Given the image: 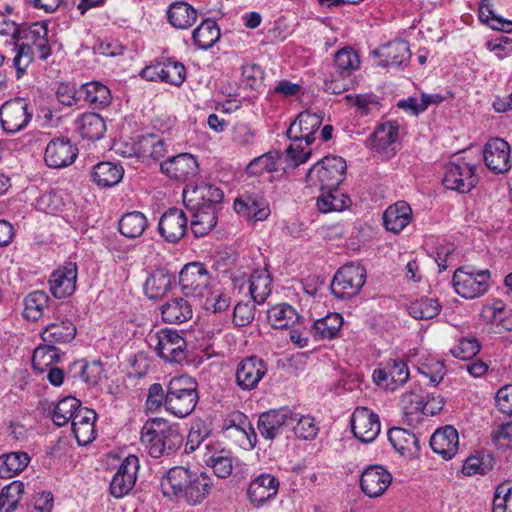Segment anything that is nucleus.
Returning a JSON list of instances; mask_svg holds the SVG:
<instances>
[{"label": "nucleus", "mask_w": 512, "mask_h": 512, "mask_svg": "<svg viewBox=\"0 0 512 512\" xmlns=\"http://www.w3.org/2000/svg\"><path fill=\"white\" fill-rule=\"evenodd\" d=\"M189 477V469L176 466L169 469L161 478L160 487L163 495L171 499H180L183 492V484Z\"/></svg>", "instance_id": "nucleus-31"}, {"label": "nucleus", "mask_w": 512, "mask_h": 512, "mask_svg": "<svg viewBox=\"0 0 512 512\" xmlns=\"http://www.w3.org/2000/svg\"><path fill=\"white\" fill-rule=\"evenodd\" d=\"M491 273L489 270H476L465 266L458 268L453 275V287L458 295L466 299L482 296L490 287Z\"/></svg>", "instance_id": "nucleus-5"}, {"label": "nucleus", "mask_w": 512, "mask_h": 512, "mask_svg": "<svg viewBox=\"0 0 512 512\" xmlns=\"http://www.w3.org/2000/svg\"><path fill=\"white\" fill-rule=\"evenodd\" d=\"M459 437L457 430L452 426H445L436 430L430 437L432 450L449 460L458 451Z\"/></svg>", "instance_id": "nucleus-26"}, {"label": "nucleus", "mask_w": 512, "mask_h": 512, "mask_svg": "<svg viewBox=\"0 0 512 512\" xmlns=\"http://www.w3.org/2000/svg\"><path fill=\"white\" fill-rule=\"evenodd\" d=\"M334 64L340 76H348L351 71L359 68L360 59L358 54L351 47H344L336 52Z\"/></svg>", "instance_id": "nucleus-54"}, {"label": "nucleus", "mask_w": 512, "mask_h": 512, "mask_svg": "<svg viewBox=\"0 0 512 512\" xmlns=\"http://www.w3.org/2000/svg\"><path fill=\"white\" fill-rule=\"evenodd\" d=\"M29 461L28 454L21 451L0 456V478H10L22 472Z\"/></svg>", "instance_id": "nucleus-45"}, {"label": "nucleus", "mask_w": 512, "mask_h": 512, "mask_svg": "<svg viewBox=\"0 0 512 512\" xmlns=\"http://www.w3.org/2000/svg\"><path fill=\"white\" fill-rule=\"evenodd\" d=\"M167 19L177 29H188L195 23L197 11L187 2H174L167 10Z\"/></svg>", "instance_id": "nucleus-35"}, {"label": "nucleus", "mask_w": 512, "mask_h": 512, "mask_svg": "<svg viewBox=\"0 0 512 512\" xmlns=\"http://www.w3.org/2000/svg\"><path fill=\"white\" fill-rule=\"evenodd\" d=\"M28 102L20 97L4 102L0 107V123L7 134L23 130L32 119Z\"/></svg>", "instance_id": "nucleus-8"}, {"label": "nucleus", "mask_w": 512, "mask_h": 512, "mask_svg": "<svg viewBox=\"0 0 512 512\" xmlns=\"http://www.w3.org/2000/svg\"><path fill=\"white\" fill-rule=\"evenodd\" d=\"M392 476L381 465H370L363 470L360 477V488L370 498L381 496L390 486Z\"/></svg>", "instance_id": "nucleus-19"}, {"label": "nucleus", "mask_w": 512, "mask_h": 512, "mask_svg": "<svg viewBox=\"0 0 512 512\" xmlns=\"http://www.w3.org/2000/svg\"><path fill=\"white\" fill-rule=\"evenodd\" d=\"M75 335L76 326L70 320H61L47 325L41 333V338L44 342L55 346L71 342Z\"/></svg>", "instance_id": "nucleus-33"}, {"label": "nucleus", "mask_w": 512, "mask_h": 512, "mask_svg": "<svg viewBox=\"0 0 512 512\" xmlns=\"http://www.w3.org/2000/svg\"><path fill=\"white\" fill-rule=\"evenodd\" d=\"M380 420L376 413L367 407H358L351 417V429L354 436L363 443H370L380 432Z\"/></svg>", "instance_id": "nucleus-15"}, {"label": "nucleus", "mask_w": 512, "mask_h": 512, "mask_svg": "<svg viewBox=\"0 0 512 512\" xmlns=\"http://www.w3.org/2000/svg\"><path fill=\"white\" fill-rule=\"evenodd\" d=\"M24 493V484L13 481L2 488L0 494V512H14Z\"/></svg>", "instance_id": "nucleus-51"}, {"label": "nucleus", "mask_w": 512, "mask_h": 512, "mask_svg": "<svg viewBox=\"0 0 512 512\" xmlns=\"http://www.w3.org/2000/svg\"><path fill=\"white\" fill-rule=\"evenodd\" d=\"M59 358L56 347L46 343V345L39 346L34 350L32 365L35 370L43 372L45 368L58 362Z\"/></svg>", "instance_id": "nucleus-57"}, {"label": "nucleus", "mask_w": 512, "mask_h": 512, "mask_svg": "<svg viewBox=\"0 0 512 512\" xmlns=\"http://www.w3.org/2000/svg\"><path fill=\"white\" fill-rule=\"evenodd\" d=\"M48 28L44 22H36L29 27L20 26L16 40H25L24 44L33 45L47 38Z\"/></svg>", "instance_id": "nucleus-61"}, {"label": "nucleus", "mask_w": 512, "mask_h": 512, "mask_svg": "<svg viewBox=\"0 0 512 512\" xmlns=\"http://www.w3.org/2000/svg\"><path fill=\"white\" fill-rule=\"evenodd\" d=\"M323 119L321 111L305 110L290 124L286 134L294 143L286 149V156L295 166L307 162L311 157L312 151L308 146L315 141L314 135L320 128Z\"/></svg>", "instance_id": "nucleus-1"}, {"label": "nucleus", "mask_w": 512, "mask_h": 512, "mask_svg": "<svg viewBox=\"0 0 512 512\" xmlns=\"http://www.w3.org/2000/svg\"><path fill=\"white\" fill-rule=\"evenodd\" d=\"M399 126L396 122H386L377 126L371 135L372 146L378 151H385L398 138Z\"/></svg>", "instance_id": "nucleus-47"}, {"label": "nucleus", "mask_w": 512, "mask_h": 512, "mask_svg": "<svg viewBox=\"0 0 512 512\" xmlns=\"http://www.w3.org/2000/svg\"><path fill=\"white\" fill-rule=\"evenodd\" d=\"M160 167L164 174L177 181H185L198 173L197 160L189 153L173 156L162 162Z\"/></svg>", "instance_id": "nucleus-22"}, {"label": "nucleus", "mask_w": 512, "mask_h": 512, "mask_svg": "<svg viewBox=\"0 0 512 512\" xmlns=\"http://www.w3.org/2000/svg\"><path fill=\"white\" fill-rule=\"evenodd\" d=\"M84 100L95 109H102L111 102V93L107 86L100 82L86 83L81 87Z\"/></svg>", "instance_id": "nucleus-41"}, {"label": "nucleus", "mask_w": 512, "mask_h": 512, "mask_svg": "<svg viewBox=\"0 0 512 512\" xmlns=\"http://www.w3.org/2000/svg\"><path fill=\"white\" fill-rule=\"evenodd\" d=\"M210 434V426L205 421L197 420L193 422L188 433L185 452L191 453L195 451Z\"/></svg>", "instance_id": "nucleus-59"}, {"label": "nucleus", "mask_w": 512, "mask_h": 512, "mask_svg": "<svg viewBox=\"0 0 512 512\" xmlns=\"http://www.w3.org/2000/svg\"><path fill=\"white\" fill-rule=\"evenodd\" d=\"M291 422V430L294 431L297 438L312 440L317 436L319 428L312 417L301 416L293 412V420Z\"/></svg>", "instance_id": "nucleus-55"}, {"label": "nucleus", "mask_w": 512, "mask_h": 512, "mask_svg": "<svg viewBox=\"0 0 512 512\" xmlns=\"http://www.w3.org/2000/svg\"><path fill=\"white\" fill-rule=\"evenodd\" d=\"M293 411L287 407L272 409L260 414L257 428L266 440H273L291 430Z\"/></svg>", "instance_id": "nucleus-10"}, {"label": "nucleus", "mask_w": 512, "mask_h": 512, "mask_svg": "<svg viewBox=\"0 0 512 512\" xmlns=\"http://www.w3.org/2000/svg\"><path fill=\"white\" fill-rule=\"evenodd\" d=\"M96 413L87 407L78 409L71 421L72 433L80 446H85L95 439Z\"/></svg>", "instance_id": "nucleus-25"}, {"label": "nucleus", "mask_w": 512, "mask_h": 512, "mask_svg": "<svg viewBox=\"0 0 512 512\" xmlns=\"http://www.w3.org/2000/svg\"><path fill=\"white\" fill-rule=\"evenodd\" d=\"M204 461L219 478H227L232 473L233 460L231 452L228 450H215L211 454H206Z\"/></svg>", "instance_id": "nucleus-48"}, {"label": "nucleus", "mask_w": 512, "mask_h": 512, "mask_svg": "<svg viewBox=\"0 0 512 512\" xmlns=\"http://www.w3.org/2000/svg\"><path fill=\"white\" fill-rule=\"evenodd\" d=\"M192 212L190 228L196 237L207 235L217 223V209H189Z\"/></svg>", "instance_id": "nucleus-37"}, {"label": "nucleus", "mask_w": 512, "mask_h": 512, "mask_svg": "<svg viewBox=\"0 0 512 512\" xmlns=\"http://www.w3.org/2000/svg\"><path fill=\"white\" fill-rule=\"evenodd\" d=\"M443 185L459 193H469L478 183L475 167L467 163H449L445 166Z\"/></svg>", "instance_id": "nucleus-12"}, {"label": "nucleus", "mask_w": 512, "mask_h": 512, "mask_svg": "<svg viewBox=\"0 0 512 512\" xmlns=\"http://www.w3.org/2000/svg\"><path fill=\"white\" fill-rule=\"evenodd\" d=\"M210 489L211 482L205 474H199L189 469V477L186 483L183 484L180 499H184L189 504H197L206 498Z\"/></svg>", "instance_id": "nucleus-27"}, {"label": "nucleus", "mask_w": 512, "mask_h": 512, "mask_svg": "<svg viewBox=\"0 0 512 512\" xmlns=\"http://www.w3.org/2000/svg\"><path fill=\"white\" fill-rule=\"evenodd\" d=\"M146 216L139 211L126 213L119 221V232L127 238L140 237L147 227Z\"/></svg>", "instance_id": "nucleus-42"}, {"label": "nucleus", "mask_w": 512, "mask_h": 512, "mask_svg": "<svg viewBox=\"0 0 512 512\" xmlns=\"http://www.w3.org/2000/svg\"><path fill=\"white\" fill-rule=\"evenodd\" d=\"M139 469V460L135 455H129L120 464L110 482V493L115 498H122L134 487Z\"/></svg>", "instance_id": "nucleus-16"}, {"label": "nucleus", "mask_w": 512, "mask_h": 512, "mask_svg": "<svg viewBox=\"0 0 512 512\" xmlns=\"http://www.w3.org/2000/svg\"><path fill=\"white\" fill-rule=\"evenodd\" d=\"M487 168L495 173L507 172L511 167L510 145L502 138L489 140L483 150Z\"/></svg>", "instance_id": "nucleus-21"}, {"label": "nucleus", "mask_w": 512, "mask_h": 512, "mask_svg": "<svg viewBox=\"0 0 512 512\" xmlns=\"http://www.w3.org/2000/svg\"><path fill=\"white\" fill-rule=\"evenodd\" d=\"M367 278L366 269L349 263L338 269L333 277L330 288L332 294L339 299L356 296L364 286Z\"/></svg>", "instance_id": "nucleus-6"}, {"label": "nucleus", "mask_w": 512, "mask_h": 512, "mask_svg": "<svg viewBox=\"0 0 512 512\" xmlns=\"http://www.w3.org/2000/svg\"><path fill=\"white\" fill-rule=\"evenodd\" d=\"M267 373L264 360L256 355L240 361L236 369V383L242 390H253Z\"/></svg>", "instance_id": "nucleus-17"}, {"label": "nucleus", "mask_w": 512, "mask_h": 512, "mask_svg": "<svg viewBox=\"0 0 512 512\" xmlns=\"http://www.w3.org/2000/svg\"><path fill=\"white\" fill-rule=\"evenodd\" d=\"M441 306L436 299L422 297L413 301L409 307V314L419 320H428L437 316L440 312Z\"/></svg>", "instance_id": "nucleus-53"}, {"label": "nucleus", "mask_w": 512, "mask_h": 512, "mask_svg": "<svg viewBox=\"0 0 512 512\" xmlns=\"http://www.w3.org/2000/svg\"><path fill=\"white\" fill-rule=\"evenodd\" d=\"M276 157L273 153H265L254 158L246 167L247 174L251 176H259L264 172H272L276 170Z\"/></svg>", "instance_id": "nucleus-64"}, {"label": "nucleus", "mask_w": 512, "mask_h": 512, "mask_svg": "<svg viewBox=\"0 0 512 512\" xmlns=\"http://www.w3.org/2000/svg\"><path fill=\"white\" fill-rule=\"evenodd\" d=\"M388 439L393 448L401 455H414L420 451L418 437L404 428H391L388 432Z\"/></svg>", "instance_id": "nucleus-34"}, {"label": "nucleus", "mask_w": 512, "mask_h": 512, "mask_svg": "<svg viewBox=\"0 0 512 512\" xmlns=\"http://www.w3.org/2000/svg\"><path fill=\"white\" fill-rule=\"evenodd\" d=\"M159 136L154 134L140 135L132 143L128 151H123L128 157L136 156L137 158L146 159L150 153H153V146L158 143Z\"/></svg>", "instance_id": "nucleus-60"}, {"label": "nucleus", "mask_w": 512, "mask_h": 512, "mask_svg": "<svg viewBox=\"0 0 512 512\" xmlns=\"http://www.w3.org/2000/svg\"><path fill=\"white\" fill-rule=\"evenodd\" d=\"M16 55L13 59V65L16 69V77L20 79L26 72L34 59V50L29 44H18L15 42Z\"/></svg>", "instance_id": "nucleus-62"}, {"label": "nucleus", "mask_w": 512, "mask_h": 512, "mask_svg": "<svg viewBox=\"0 0 512 512\" xmlns=\"http://www.w3.org/2000/svg\"><path fill=\"white\" fill-rule=\"evenodd\" d=\"M346 161L339 156H326L315 163L307 172V187L322 191L336 189L344 179Z\"/></svg>", "instance_id": "nucleus-4"}, {"label": "nucleus", "mask_w": 512, "mask_h": 512, "mask_svg": "<svg viewBox=\"0 0 512 512\" xmlns=\"http://www.w3.org/2000/svg\"><path fill=\"white\" fill-rule=\"evenodd\" d=\"M272 279L267 270H255L249 278V292L254 303L262 304L270 295Z\"/></svg>", "instance_id": "nucleus-39"}, {"label": "nucleus", "mask_w": 512, "mask_h": 512, "mask_svg": "<svg viewBox=\"0 0 512 512\" xmlns=\"http://www.w3.org/2000/svg\"><path fill=\"white\" fill-rule=\"evenodd\" d=\"M386 364L391 381V390H395L398 386L403 385L409 378L407 364L400 359H389Z\"/></svg>", "instance_id": "nucleus-63"}, {"label": "nucleus", "mask_w": 512, "mask_h": 512, "mask_svg": "<svg viewBox=\"0 0 512 512\" xmlns=\"http://www.w3.org/2000/svg\"><path fill=\"white\" fill-rule=\"evenodd\" d=\"M510 310L501 300L494 301L491 305H486L481 311V317L484 322L495 325L497 333L512 331V318L509 316Z\"/></svg>", "instance_id": "nucleus-29"}, {"label": "nucleus", "mask_w": 512, "mask_h": 512, "mask_svg": "<svg viewBox=\"0 0 512 512\" xmlns=\"http://www.w3.org/2000/svg\"><path fill=\"white\" fill-rule=\"evenodd\" d=\"M162 319L166 323L181 324L192 318L191 304L184 298L175 297L161 308Z\"/></svg>", "instance_id": "nucleus-32"}, {"label": "nucleus", "mask_w": 512, "mask_h": 512, "mask_svg": "<svg viewBox=\"0 0 512 512\" xmlns=\"http://www.w3.org/2000/svg\"><path fill=\"white\" fill-rule=\"evenodd\" d=\"M183 440L179 427L168 424L163 418L146 421L141 430V442L154 458L173 454L182 446Z\"/></svg>", "instance_id": "nucleus-2"}, {"label": "nucleus", "mask_w": 512, "mask_h": 512, "mask_svg": "<svg viewBox=\"0 0 512 512\" xmlns=\"http://www.w3.org/2000/svg\"><path fill=\"white\" fill-rule=\"evenodd\" d=\"M479 19L493 30L505 33L512 32V21L504 19L495 14L492 0H482L479 7Z\"/></svg>", "instance_id": "nucleus-50"}, {"label": "nucleus", "mask_w": 512, "mask_h": 512, "mask_svg": "<svg viewBox=\"0 0 512 512\" xmlns=\"http://www.w3.org/2000/svg\"><path fill=\"white\" fill-rule=\"evenodd\" d=\"M373 54L378 57H383V59L378 62V66L384 68L390 66H407L411 58L409 44L404 40L394 41L387 45H383L378 50H374Z\"/></svg>", "instance_id": "nucleus-24"}, {"label": "nucleus", "mask_w": 512, "mask_h": 512, "mask_svg": "<svg viewBox=\"0 0 512 512\" xmlns=\"http://www.w3.org/2000/svg\"><path fill=\"white\" fill-rule=\"evenodd\" d=\"M224 197L223 191L210 183H200L183 191V200L188 209L215 208Z\"/></svg>", "instance_id": "nucleus-11"}, {"label": "nucleus", "mask_w": 512, "mask_h": 512, "mask_svg": "<svg viewBox=\"0 0 512 512\" xmlns=\"http://www.w3.org/2000/svg\"><path fill=\"white\" fill-rule=\"evenodd\" d=\"M234 210L254 221H263L269 214L270 209L266 199L259 193L243 191L234 201Z\"/></svg>", "instance_id": "nucleus-18"}, {"label": "nucleus", "mask_w": 512, "mask_h": 512, "mask_svg": "<svg viewBox=\"0 0 512 512\" xmlns=\"http://www.w3.org/2000/svg\"><path fill=\"white\" fill-rule=\"evenodd\" d=\"M156 354L167 363L181 364L187 359V342L172 329H161L150 337Z\"/></svg>", "instance_id": "nucleus-7"}, {"label": "nucleus", "mask_w": 512, "mask_h": 512, "mask_svg": "<svg viewBox=\"0 0 512 512\" xmlns=\"http://www.w3.org/2000/svg\"><path fill=\"white\" fill-rule=\"evenodd\" d=\"M221 33L217 23L211 19H205L193 31L192 37L199 49L211 48L220 38Z\"/></svg>", "instance_id": "nucleus-40"}, {"label": "nucleus", "mask_w": 512, "mask_h": 512, "mask_svg": "<svg viewBox=\"0 0 512 512\" xmlns=\"http://www.w3.org/2000/svg\"><path fill=\"white\" fill-rule=\"evenodd\" d=\"M160 72L162 74V81L174 86H180L186 79L184 65L171 59L162 62Z\"/></svg>", "instance_id": "nucleus-58"}, {"label": "nucleus", "mask_w": 512, "mask_h": 512, "mask_svg": "<svg viewBox=\"0 0 512 512\" xmlns=\"http://www.w3.org/2000/svg\"><path fill=\"white\" fill-rule=\"evenodd\" d=\"M77 265L69 262L63 268L54 271L49 279L50 291L61 299L71 296L76 290Z\"/></svg>", "instance_id": "nucleus-23"}, {"label": "nucleus", "mask_w": 512, "mask_h": 512, "mask_svg": "<svg viewBox=\"0 0 512 512\" xmlns=\"http://www.w3.org/2000/svg\"><path fill=\"white\" fill-rule=\"evenodd\" d=\"M124 176V168L117 163L101 162L93 167V181L101 187L117 185Z\"/></svg>", "instance_id": "nucleus-36"}, {"label": "nucleus", "mask_w": 512, "mask_h": 512, "mask_svg": "<svg viewBox=\"0 0 512 512\" xmlns=\"http://www.w3.org/2000/svg\"><path fill=\"white\" fill-rule=\"evenodd\" d=\"M78 148L66 137L54 138L46 146L44 160L50 168H64L73 164Z\"/></svg>", "instance_id": "nucleus-14"}, {"label": "nucleus", "mask_w": 512, "mask_h": 512, "mask_svg": "<svg viewBox=\"0 0 512 512\" xmlns=\"http://www.w3.org/2000/svg\"><path fill=\"white\" fill-rule=\"evenodd\" d=\"M320 192L321 194L317 198V207L323 213L341 211L351 202L350 198L340 193L338 188L325 189Z\"/></svg>", "instance_id": "nucleus-46"}, {"label": "nucleus", "mask_w": 512, "mask_h": 512, "mask_svg": "<svg viewBox=\"0 0 512 512\" xmlns=\"http://www.w3.org/2000/svg\"><path fill=\"white\" fill-rule=\"evenodd\" d=\"M80 408H82L81 402L75 397L68 396L61 399L53 408L52 420L54 424L63 426L72 421Z\"/></svg>", "instance_id": "nucleus-49"}, {"label": "nucleus", "mask_w": 512, "mask_h": 512, "mask_svg": "<svg viewBox=\"0 0 512 512\" xmlns=\"http://www.w3.org/2000/svg\"><path fill=\"white\" fill-rule=\"evenodd\" d=\"M278 478L270 473H262L248 485L247 498L254 508H261L267 502L275 499L279 491Z\"/></svg>", "instance_id": "nucleus-13"}, {"label": "nucleus", "mask_w": 512, "mask_h": 512, "mask_svg": "<svg viewBox=\"0 0 512 512\" xmlns=\"http://www.w3.org/2000/svg\"><path fill=\"white\" fill-rule=\"evenodd\" d=\"M49 297L44 291H33L24 300V316L28 320L36 321L43 315L48 307Z\"/></svg>", "instance_id": "nucleus-52"}, {"label": "nucleus", "mask_w": 512, "mask_h": 512, "mask_svg": "<svg viewBox=\"0 0 512 512\" xmlns=\"http://www.w3.org/2000/svg\"><path fill=\"white\" fill-rule=\"evenodd\" d=\"M73 368L79 369L78 376L89 385L98 384L104 373L102 363L98 360L92 362H85L84 360L75 361Z\"/></svg>", "instance_id": "nucleus-56"}, {"label": "nucleus", "mask_w": 512, "mask_h": 512, "mask_svg": "<svg viewBox=\"0 0 512 512\" xmlns=\"http://www.w3.org/2000/svg\"><path fill=\"white\" fill-rule=\"evenodd\" d=\"M209 282V272L198 262L186 264L179 273V285L186 297H203L208 290Z\"/></svg>", "instance_id": "nucleus-9"}, {"label": "nucleus", "mask_w": 512, "mask_h": 512, "mask_svg": "<svg viewBox=\"0 0 512 512\" xmlns=\"http://www.w3.org/2000/svg\"><path fill=\"white\" fill-rule=\"evenodd\" d=\"M187 216L184 211L178 208H170L160 217L158 232L170 243L181 240L187 231Z\"/></svg>", "instance_id": "nucleus-20"}, {"label": "nucleus", "mask_w": 512, "mask_h": 512, "mask_svg": "<svg viewBox=\"0 0 512 512\" xmlns=\"http://www.w3.org/2000/svg\"><path fill=\"white\" fill-rule=\"evenodd\" d=\"M174 276L164 268L153 270L144 282V293L149 299L165 296L172 287Z\"/></svg>", "instance_id": "nucleus-30"}, {"label": "nucleus", "mask_w": 512, "mask_h": 512, "mask_svg": "<svg viewBox=\"0 0 512 512\" xmlns=\"http://www.w3.org/2000/svg\"><path fill=\"white\" fill-rule=\"evenodd\" d=\"M77 129L83 139L96 141L103 137L106 125L99 114L86 113L77 120Z\"/></svg>", "instance_id": "nucleus-38"}, {"label": "nucleus", "mask_w": 512, "mask_h": 512, "mask_svg": "<svg viewBox=\"0 0 512 512\" xmlns=\"http://www.w3.org/2000/svg\"><path fill=\"white\" fill-rule=\"evenodd\" d=\"M343 325V317L339 313H330L316 320L313 324V333L316 339L335 338Z\"/></svg>", "instance_id": "nucleus-43"}, {"label": "nucleus", "mask_w": 512, "mask_h": 512, "mask_svg": "<svg viewBox=\"0 0 512 512\" xmlns=\"http://www.w3.org/2000/svg\"><path fill=\"white\" fill-rule=\"evenodd\" d=\"M197 382L183 375L172 378L167 385L166 410L184 418L190 415L198 403Z\"/></svg>", "instance_id": "nucleus-3"}, {"label": "nucleus", "mask_w": 512, "mask_h": 512, "mask_svg": "<svg viewBox=\"0 0 512 512\" xmlns=\"http://www.w3.org/2000/svg\"><path fill=\"white\" fill-rule=\"evenodd\" d=\"M412 219V209L405 201H398L390 205L383 214V223L388 231L401 232Z\"/></svg>", "instance_id": "nucleus-28"}, {"label": "nucleus", "mask_w": 512, "mask_h": 512, "mask_svg": "<svg viewBox=\"0 0 512 512\" xmlns=\"http://www.w3.org/2000/svg\"><path fill=\"white\" fill-rule=\"evenodd\" d=\"M267 318L273 328L283 329L297 322L300 316L291 305L282 303L270 308Z\"/></svg>", "instance_id": "nucleus-44"}]
</instances>
